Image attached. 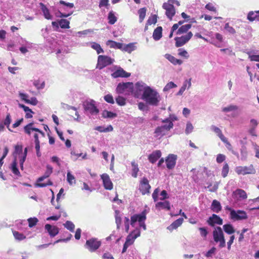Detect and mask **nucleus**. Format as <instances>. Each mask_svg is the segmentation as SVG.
<instances>
[{
	"instance_id": "f257e3e1",
	"label": "nucleus",
	"mask_w": 259,
	"mask_h": 259,
	"mask_svg": "<svg viewBox=\"0 0 259 259\" xmlns=\"http://www.w3.org/2000/svg\"><path fill=\"white\" fill-rule=\"evenodd\" d=\"M134 97L141 98L146 103L152 106H157L161 100L160 96L157 91L140 81L135 85Z\"/></svg>"
},
{
	"instance_id": "f03ea898",
	"label": "nucleus",
	"mask_w": 259,
	"mask_h": 259,
	"mask_svg": "<svg viewBox=\"0 0 259 259\" xmlns=\"http://www.w3.org/2000/svg\"><path fill=\"white\" fill-rule=\"evenodd\" d=\"M162 123H168L164 125L158 126L156 128L154 134L155 137L158 139L166 135L167 132L173 127L174 124L169 118H166L162 120Z\"/></svg>"
},
{
	"instance_id": "7ed1b4c3",
	"label": "nucleus",
	"mask_w": 259,
	"mask_h": 259,
	"mask_svg": "<svg viewBox=\"0 0 259 259\" xmlns=\"http://www.w3.org/2000/svg\"><path fill=\"white\" fill-rule=\"evenodd\" d=\"M133 83L132 82H127L119 83L117 85L116 91L117 94L128 96L133 92Z\"/></svg>"
},
{
	"instance_id": "20e7f679",
	"label": "nucleus",
	"mask_w": 259,
	"mask_h": 259,
	"mask_svg": "<svg viewBox=\"0 0 259 259\" xmlns=\"http://www.w3.org/2000/svg\"><path fill=\"white\" fill-rule=\"evenodd\" d=\"M95 101L93 100H87L83 102L82 105L86 113H90L91 115H97L99 112L95 104Z\"/></svg>"
},
{
	"instance_id": "39448f33",
	"label": "nucleus",
	"mask_w": 259,
	"mask_h": 259,
	"mask_svg": "<svg viewBox=\"0 0 259 259\" xmlns=\"http://www.w3.org/2000/svg\"><path fill=\"white\" fill-rule=\"evenodd\" d=\"M146 219V213L145 211H143L139 214H135L131 217V225L132 227H134L135 223L138 221L139 222V226L142 228L144 230H146V226L145 223Z\"/></svg>"
},
{
	"instance_id": "423d86ee",
	"label": "nucleus",
	"mask_w": 259,
	"mask_h": 259,
	"mask_svg": "<svg viewBox=\"0 0 259 259\" xmlns=\"http://www.w3.org/2000/svg\"><path fill=\"white\" fill-rule=\"evenodd\" d=\"M52 172H53V167L50 165H47L46 171H45L44 175L42 177H40V178H39L38 179L37 181V183L35 184V186L37 187H46L47 186L52 185L53 183L50 180H49L48 183H40L44 180L48 178L51 175V174L52 173Z\"/></svg>"
},
{
	"instance_id": "0eeeda50",
	"label": "nucleus",
	"mask_w": 259,
	"mask_h": 259,
	"mask_svg": "<svg viewBox=\"0 0 259 259\" xmlns=\"http://www.w3.org/2000/svg\"><path fill=\"white\" fill-rule=\"evenodd\" d=\"M239 107L236 105L230 104L222 108V112L230 117H236L238 114Z\"/></svg>"
},
{
	"instance_id": "6e6552de",
	"label": "nucleus",
	"mask_w": 259,
	"mask_h": 259,
	"mask_svg": "<svg viewBox=\"0 0 259 259\" xmlns=\"http://www.w3.org/2000/svg\"><path fill=\"white\" fill-rule=\"evenodd\" d=\"M114 61L113 59L105 55H99L98 57V67L102 69L106 66L112 64Z\"/></svg>"
},
{
	"instance_id": "1a4fd4ad",
	"label": "nucleus",
	"mask_w": 259,
	"mask_h": 259,
	"mask_svg": "<svg viewBox=\"0 0 259 259\" xmlns=\"http://www.w3.org/2000/svg\"><path fill=\"white\" fill-rule=\"evenodd\" d=\"M238 175H245L247 174H254L256 171L252 164L249 166H239L235 169Z\"/></svg>"
},
{
	"instance_id": "9d476101",
	"label": "nucleus",
	"mask_w": 259,
	"mask_h": 259,
	"mask_svg": "<svg viewBox=\"0 0 259 259\" xmlns=\"http://www.w3.org/2000/svg\"><path fill=\"white\" fill-rule=\"evenodd\" d=\"M101 241L96 238H91L87 240L85 246L91 252H94L98 249L101 245Z\"/></svg>"
},
{
	"instance_id": "9b49d317",
	"label": "nucleus",
	"mask_w": 259,
	"mask_h": 259,
	"mask_svg": "<svg viewBox=\"0 0 259 259\" xmlns=\"http://www.w3.org/2000/svg\"><path fill=\"white\" fill-rule=\"evenodd\" d=\"M193 34L191 32H189L186 35L181 37H176L175 38L176 41V46L180 47L186 44L192 37Z\"/></svg>"
},
{
	"instance_id": "f8f14e48",
	"label": "nucleus",
	"mask_w": 259,
	"mask_h": 259,
	"mask_svg": "<svg viewBox=\"0 0 259 259\" xmlns=\"http://www.w3.org/2000/svg\"><path fill=\"white\" fill-rule=\"evenodd\" d=\"M162 8L165 10V15L170 20H171L173 16L176 14V10L174 6L169 3H164L163 4Z\"/></svg>"
},
{
	"instance_id": "ddd939ff",
	"label": "nucleus",
	"mask_w": 259,
	"mask_h": 259,
	"mask_svg": "<svg viewBox=\"0 0 259 259\" xmlns=\"http://www.w3.org/2000/svg\"><path fill=\"white\" fill-rule=\"evenodd\" d=\"M230 212V217L232 219L234 220H240L247 218V215L244 211L232 210L230 208H228Z\"/></svg>"
},
{
	"instance_id": "4468645a",
	"label": "nucleus",
	"mask_w": 259,
	"mask_h": 259,
	"mask_svg": "<svg viewBox=\"0 0 259 259\" xmlns=\"http://www.w3.org/2000/svg\"><path fill=\"white\" fill-rule=\"evenodd\" d=\"M141 232L139 228L135 229L126 238L125 243L131 245L133 244L135 241V240L140 236Z\"/></svg>"
},
{
	"instance_id": "2eb2a0df",
	"label": "nucleus",
	"mask_w": 259,
	"mask_h": 259,
	"mask_svg": "<svg viewBox=\"0 0 259 259\" xmlns=\"http://www.w3.org/2000/svg\"><path fill=\"white\" fill-rule=\"evenodd\" d=\"M103 181V186L105 189L111 190L113 189V183L111 182L109 175L107 174H103L101 176Z\"/></svg>"
},
{
	"instance_id": "dca6fc26",
	"label": "nucleus",
	"mask_w": 259,
	"mask_h": 259,
	"mask_svg": "<svg viewBox=\"0 0 259 259\" xmlns=\"http://www.w3.org/2000/svg\"><path fill=\"white\" fill-rule=\"evenodd\" d=\"M151 187L149 184V181L146 178H143L141 181L139 189L142 194L144 195L149 192Z\"/></svg>"
},
{
	"instance_id": "f3484780",
	"label": "nucleus",
	"mask_w": 259,
	"mask_h": 259,
	"mask_svg": "<svg viewBox=\"0 0 259 259\" xmlns=\"http://www.w3.org/2000/svg\"><path fill=\"white\" fill-rule=\"evenodd\" d=\"M177 156L176 155L170 154H169L165 159L166 163V167L167 168L170 169L173 168L176 163Z\"/></svg>"
},
{
	"instance_id": "a211bd4d",
	"label": "nucleus",
	"mask_w": 259,
	"mask_h": 259,
	"mask_svg": "<svg viewBox=\"0 0 259 259\" xmlns=\"http://www.w3.org/2000/svg\"><path fill=\"white\" fill-rule=\"evenodd\" d=\"M213 237L215 242H219L221 239L224 238L222 229L220 227H217L213 231Z\"/></svg>"
},
{
	"instance_id": "6ab92c4d",
	"label": "nucleus",
	"mask_w": 259,
	"mask_h": 259,
	"mask_svg": "<svg viewBox=\"0 0 259 259\" xmlns=\"http://www.w3.org/2000/svg\"><path fill=\"white\" fill-rule=\"evenodd\" d=\"M207 223L211 226L214 224L222 225L223 220L218 215L213 214L207 220Z\"/></svg>"
},
{
	"instance_id": "aec40b11",
	"label": "nucleus",
	"mask_w": 259,
	"mask_h": 259,
	"mask_svg": "<svg viewBox=\"0 0 259 259\" xmlns=\"http://www.w3.org/2000/svg\"><path fill=\"white\" fill-rule=\"evenodd\" d=\"M33 124V123H29V124H27L26 126L24 127V132L26 134H27L28 135H30L32 132L34 131L36 132H38L40 133L43 137L45 136V134L44 132H42L41 131L39 130L37 128L33 127H32V125Z\"/></svg>"
},
{
	"instance_id": "412c9836",
	"label": "nucleus",
	"mask_w": 259,
	"mask_h": 259,
	"mask_svg": "<svg viewBox=\"0 0 259 259\" xmlns=\"http://www.w3.org/2000/svg\"><path fill=\"white\" fill-rule=\"evenodd\" d=\"M111 75L115 78L117 77H128L130 76L131 74L125 71L122 68H119L112 73Z\"/></svg>"
},
{
	"instance_id": "4be33fe9",
	"label": "nucleus",
	"mask_w": 259,
	"mask_h": 259,
	"mask_svg": "<svg viewBox=\"0 0 259 259\" xmlns=\"http://www.w3.org/2000/svg\"><path fill=\"white\" fill-rule=\"evenodd\" d=\"M45 228L51 237H55L59 233V229L56 226L46 224Z\"/></svg>"
},
{
	"instance_id": "5701e85b",
	"label": "nucleus",
	"mask_w": 259,
	"mask_h": 259,
	"mask_svg": "<svg viewBox=\"0 0 259 259\" xmlns=\"http://www.w3.org/2000/svg\"><path fill=\"white\" fill-rule=\"evenodd\" d=\"M39 6L44 17L46 19L52 20L53 19V16L50 14L49 10L42 3H39Z\"/></svg>"
},
{
	"instance_id": "b1692460",
	"label": "nucleus",
	"mask_w": 259,
	"mask_h": 259,
	"mask_svg": "<svg viewBox=\"0 0 259 259\" xmlns=\"http://www.w3.org/2000/svg\"><path fill=\"white\" fill-rule=\"evenodd\" d=\"M161 156V153L160 150H155L153 151L148 157V159L152 163H155L158 159Z\"/></svg>"
},
{
	"instance_id": "393cba45",
	"label": "nucleus",
	"mask_w": 259,
	"mask_h": 259,
	"mask_svg": "<svg viewBox=\"0 0 259 259\" xmlns=\"http://www.w3.org/2000/svg\"><path fill=\"white\" fill-rule=\"evenodd\" d=\"M191 87V78L185 80L183 85L177 93V95H182L186 89H189Z\"/></svg>"
},
{
	"instance_id": "a878e982",
	"label": "nucleus",
	"mask_w": 259,
	"mask_h": 259,
	"mask_svg": "<svg viewBox=\"0 0 259 259\" xmlns=\"http://www.w3.org/2000/svg\"><path fill=\"white\" fill-rule=\"evenodd\" d=\"M164 57L174 65H181L183 63V61L181 60L176 58L170 54H165Z\"/></svg>"
},
{
	"instance_id": "bb28decb",
	"label": "nucleus",
	"mask_w": 259,
	"mask_h": 259,
	"mask_svg": "<svg viewBox=\"0 0 259 259\" xmlns=\"http://www.w3.org/2000/svg\"><path fill=\"white\" fill-rule=\"evenodd\" d=\"M183 221L184 220L183 218H179L174 221L170 226L167 228V229L169 231H172L174 229H176L182 225Z\"/></svg>"
},
{
	"instance_id": "cd10ccee",
	"label": "nucleus",
	"mask_w": 259,
	"mask_h": 259,
	"mask_svg": "<svg viewBox=\"0 0 259 259\" xmlns=\"http://www.w3.org/2000/svg\"><path fill=\"white\" fill-rule=\"evenodd\" d=\"M156 208L158 209H165L169 210L170 209V203L167 201L163 202H159L156 204Z\"/></svg>"
},
{
	"instance_id": "c85d7f7f",
	"label": "nucleus",
	"mask_w": 259,
	"mask_h": 259,
	"mask_svg": "<svg viewBox=\"0 0 259 259\" xmlns=\"http://www.w3.org/2000/svg\"><path fill=\"white\" fill-rule=\"evenodd\" d=\"M162 28L161 26L157 27L153 33V38L155 40H159L162 37Z\"/></svg>"
},
{
	"instance_id": "c756f323",
	"label": "nucleus",
	"mask_w": 259,
	"mask_h": 259,
	"mask_svg": "<svg viewBox=\"0 0 259 259\" xmlns=\"http://www.w3.org/2000/svg\"><path fill=\"white\" fill-rule=\"evenodd\" d=\"M211 209L214 212H219L222 209L220 202L217 200H213L211 205Z\"/></svg>"
},
{
	"instance_id": "7c9ffc66",
	"label": "nucleus",
	"mask_w": 259,
	"mask_h": 259,
	"mask_svg": "<svg viewBox=\"0 0 259 259\" xmlns=\"http://www.w3.org/2000/svg\"><path fill=\"white\" fill-rule=\"evenodd\" d=\"M10 168L13 172V173L17 176H20V172L17 167V162L16 160V158H14V160L12 162L11 164Z\"/></svg>"
},
{
	"instance_id": "2f4dec72",
	"label": "nucleus",
	"mask_w": 259,
	"mask_h": 259,
	"mask_svg": "<svg viewBox=\"0 0 259 259\" xmlns=\"http://www.w3.org/2000/svg\"><path fill=\"white\" fill-rule=\"evenodd\" d=\"M211 130L213 131L216 134H217L218 137L223 142L226 141V137L223 135L221 130L219 127L214 125H212L211 126Z\"/></svg>"
},
{
	"instance_id": "473e14b6",
	"label": "nucleus",
	"mask_w": 259,
	"mask_h": 259,
	"mask_svg": "<svg viewBox=\"0 0 259 259\" xmlns=\"http://www.w3.org/2000/svg\"><path fill=\"white\" fill-rule=\"evenodd\" d=\"M106 45L111 48L119 49L121 50L123 44L116 41L109 40L107 41Z\"/></svg>"
},
{
	"instance_id": "72a5a7b5",
	"label": "nucleus",
	"mask_w": 259,
	"mask_h": 259,
	"mask_svg": "<svg viewBox=\"0 0 259 259\" xmlns=\"http://www.w3.org/2000/svg\"><path fill=\"white\" fill-rule=\"evenodd\" d=\"M136 49V47L133 43H130L127 45H123L121 50L122 51L127 52L128 53H131L133 51Z\"/></svg>"
},
{
	"instance_id": "f704fd0d",
	"label": "nucleus",
	"mask_w": 259,
	"mask_h": 259,
	"mask_svg": "<svg viewBox=\"0 0 259 259\" xmlns=\"http://www.w3.org/2000/svg\"><path fill=\"white\" fill-rule=\"evenodd\" d=\"M191 26L192 25L190 24L182 25L178 29L176 34L177 35H180L182 33H186L189 29L191 28Z\"/></svg>"
},
{
	"instance_id": "c9c22d12",
	"label": "nucleus",
	"mask_w": 259,
	"mask_h": 259,
	"mask_svg": "<svg viewBox=\"0 0 259 259\" xmlns=\"http://www.w3.org/2000/svg\"><path fill=\"white\" fill-rule=\"evenodd\" d=\"M91 47L96 51L97 53L99 54L100 53H102L104 52L103 49L101 48V46L95 42H92L90 43Z\"/></svg>"
},
{
	"instance_id": "e433bc0d",
	"label": "nucleus",
	"mask_w": 259,
	"mask_h": 259,
	"mask_svg": "<svg viewBox=\"0 0 259 259\" xmlns=\"http://www.w3.org/2000/svg\"><path fill=\"white\" fill-rule=\"evenodd\" d=\"M95 130L100 132L106 133L112 131L113 128L111 125H109L107 127H104L102 126H97L95 127Z\"/></svg>"
},
{
	"instance_id": "4c0bfd02",
	"label": "nucleus",
	"mask_w": 259,
	"mask_h": 259,
	"mask_svg": "<svg viewBox=\"0 0 259 259\" xmlns=\"http://www.w3.org/2000/svg\"><path fill=\"white\" fill-rule=\"evenodd\" d=\"M259 15V11L254 12L250 11L248 13L247 15V19L250 21H253L257 19V16Z\"/></svg>"
},
{
	"instance_id": "58836bf2",
	"label": "nucleus",
	"mask_w": 259,
	"mask_h": 259,
	"mask_svg": "<svg viewBox=\"0 0 259 259\" xmlns=\"http://www.w3.org/2000/svg\"><path fill=\"white\" fill-rule=\"evenodd\" d=\"M223 229L224 231L228 234H232L235 232V230L233 226L231 224L224 225L223 226Z\"/></svg>"
},
{
	"instance_id": "ea45409f",
	"label": "nucleus",
	"mask_w": 259,
	"mask_h": 259,
	"mask_svg": "<svg viewBox=\"0 0 259 259\" xmlns=\"http://www.w3.org/2000/svg\"><path fill=\"white\" fill-rule=\"evenodd\" d=\"M102 116L105 118H114L117 116V114L107 110H104L102 112Z\"/></svg>"
},
{
	"instance_id": "a19ab883",
	"label": "nucleus",
	"mask_w": 259,
	"mask_h": 259,
	"mask_svg": "<svg viewBox=\"0 0 259 259\" xmlns=\"http://www.w3.org/2000/svg\"><path fill=\"white\" fill-rule=\"evenodd\" d=\"M131 164H132V176L134 178H136L138 175V172L139 170V168H138V165L137 163H136L134 161H133L132 162Z\"/></svg>"
},
{
	"instance_id": "79ce46f5",
	"label": "nucleus",
	"mask_w": 259,
	"mask_h": 259,
	"mask_svg": "<svg viewBox=\"0 0 259 259\" xmlns=\"http://www.w3.org/2000/svg\"><path fill=\"white\" fill-rule=\"evenodd\" d=\"M108 22L110 24H114L117 21V18L113 11H110L108 16Z\"/></svg>"
},
{
	"instance_id": "37998d69",
	"label": "nucleus",
	"mask_w": 259,
	"mask_h": 259,
	"mask_svg": "<svg viewBox=\"0 0 259 259\" xmlns=\"http://www.w3.org/2000/svg\"><path fill=\"white\" fill-rule=\"evenodd\" d=\"M146 13V9L145 8H141L138 10V14L139 15V22H142L144 20Z\"/></svg>"
},
{
	"instance_id": "c03bdc74",
	"label": "nucleus",
	"mask_w": 259,
	"mask_h": 259,
	"mask_svg": "<svg viewBox=\"0 0 259 259\" xmlns=\"http://www.w3.org/2000/svg\"><path fill=\"white\" fill-rule=\"evenodd\" d=\"M69 21L66 19H62L59 21L60 26L63 29L69 28Z\"/></svg>"
},
{
	"instance_id": "a18cd8bd",
	"label": "nucleus",
	"mask_w": 259,
	"mask_h": 259,
	"mask_svg": "<svg viewBox=\"0 0 259 259\" xmlns=\"http://www.w3.org/2000/svg\"><path fill=\"white\" fill-rule=\"evenodd\" d=\"M235 194L242 199H244L247 198L246 193L243 190L237 189L235 192Z\"/></svg>"
},
{
	"instance_id": "49530a36",
	"label": "nucleus",
	"mask_w": 259,
	"mask_h": 259,
	"mask_svg": "<svg viewBox=\"0 0 259 259\" xmlns=\"http://www.w3.org/2000/svg\"><path fill=\"white\" fill-rule=\"evenodd\" d=\"M12 121L11 116L9 113L7 114L6 118L4 120V124L7 126V127L8 128V130L10 131H12L11 129L9 128L10 124H11Z\"/></svg>"
},
{
	"instance_id": "de8ad7c7",
	"label": "nucleus",
	"mask_w": 259,
	"mask_h": 259,
	"mask_svg": "<svg viewBox=\"0 0 259 259\" xmlns=\"http://www.w3.org/2000/svg\"><path fill=\"white\" fill-rule=\"evenodd\" d=\"M115 223L117 226V229H119L120 225L121 224V218L119 215V211L115 210Z\"/></svg>"
},
{
	"instance_id": "09e8293b",
	"label": "nucleus",
	"mask_w": 259,
	"mask_h": 259,
	"mask_svg": "<svg viewBox=\"0 0 259 259\" xmlns=\"http://www.w3.org/2000/svg\"><path fill=\"white\" fill-rule=\"evenodd\" d=\"M13 234L15 239L18 241L23 240L26 238V236L24 234L17 231H13Z\"/></svg>"
},
{
	"instance_id": "8fccbe9b",
	"label": "nucleus",
	"mask_w": 259,
	"mask_h": 259,
	"mask_svg": "<svg viewBox=\"0 0 259 259\" xmlns=\"http://www.w3.org/2000/svg\"><path fill=\"white\" fill-rule=\"evenodd\" d=\"M67 181L70 185H72L75 183V177L71 174L70 171L69 170L67 173Z\"/></svg>"
},
{
	"instance_id": "3c124183",
	"label": "nucleus",
	"mask_w": 259,
	"mask_h": 259,
	"mask_svg": "<svg viewBox=\"0 0 259 259\" xmlns=\"http://www.w3.org/2000/svg\"><path fill=\"white\" fill-rule=\"evenodd\" d=\"M116 102L120 106H124L126 104V100L123 97L120 96H117L115 98Z\"/></svg>"
},
{
	"instance_id": "603ef678",
	"label": "nucleus",
	"mask_w": 259,
	"mask_h": 259,
	"mask_svg": "<svg viewBox=\"0 0 259 259\" xmlns=\"http://www.w3.org/2000/svg\"><path fill=\"white\" fill-rule=\"evenodd\" d=\"M178 55L186 59H188L189 57L188 52L183 49H179L178 50Z\"/></svg>"
},
{
	"instance_id": "864d4df0",
	"label": "nucleus",
	"mask_w": 259,
	"mask_h": 259,
	"mask_svg": "<svg viewBox=\"0 0 259 259\" xmlns=\"http://www.w3.org/2000/svg\"><path fill=\"white\" fill-rule=\"evenodd\" d=\"M229 167L227 163H225L222 170V176L223 177L225 178L227 176L229 172Z\"/></svg>"
},
{
	"instance_id": "5fc2aeb1",
	"label": "nucleus",
	"mask_w": 259,
	"mask_h": 259,
	"mask_svg": "<svg viewBox=\"0 0 259 259\" xmlns=\"http://www.w3.org/2000/svg\"><path fill=\"white\" fill-rule=\"evenodd\" d=\"M177 87V85L173 82L170 81L168 83H167L166 85L163 88V91L164 92H167L170 89H173Z\"/></svg>"
},
{
	"instance_id": "6e6d98bb",
	"label": "nucleus",
	"mask_w": 259,
	"mask_h": 259,
	"mask_svg": "<svg viewBox=\"0 0 259 259\" xmlns=\"http://www.w3.org/2000/svg\"><path fill=\"white\" fill-rule=\"evenodd\" d=\"M33 84L38 90L44 89L45 85L44 81L40 83V81L39 80H34Z\"/></svg>"
},
{
	"instance_id": "4d7b16f0",
	"label": "nucleus",
	"mask_w": 259,
	"mask_h": 259,
	"mask_svg": "<svg viewBox=\"0 0 259 259\" xmlns=\"http://www.w3.org/2000/svg\"><path fill=\"white\" fill-rule=\"evenodd\" d=\"M26 46H22L19 49L20 52L23 54L28 52L27 48H30L31 47V44L27 41L26 42Z\"/></svg>"
},
{
	"instance_id": "13d9d810",
	"label": "nucleus",
	"mask_w": 259,
	"mask_h": 259,
	"mask_svg": "<svg viewBox=\"0 0 259 259\" xmlns=\"http://www.w3.org/2000/svg\"><path fill=\"white\" fill-rule=\"evenodd\" d=\"M64 226L66 228H67L68 230H70L71 232L74 231L75 226L70 221H67L64 224Z\"/></svg>"
},
{
	"instance_id": "bf43d9fd",
	"label": "nucleus",
	"mask_w": 259,
	"mask_h": 259,
	"mask_svg": "<svg viewBox=\"0 0 259 259\" xmlns=\"http://www.w3.org/2000/svg\"><path fill=\"white\" fill-rule=\"evenodd\" d=\"M14 156L15 157V158L16 157V154H21L22 155V146L20 145H16L15 147V151L14 153Z\"/></svg>"
},
{
	"instance_id": "052dcab7",
	"label": "nucleus",
	"mask_w": 259,
	"mask_h": 259,
	"mask_svg": "<svg viewBox=\"0 0 259 259\" xmlns=\"http://www.w3.org/2000/svg\"><path fill=\"white\" fill-rule=\"evenodd\" d=\"M104 99L107 103H110L112 104L114 103V100L113 97L111 94H107V95H105L104 97Z\"/></svg>"
},
{
	"instance_id": "680f3d73",
	"label": "nucleus",
	"mask_w": 259,
	"mask_h": 259,
	"mask_svg": "<svg viewBox=\"0 0 259 259\" xmlns=\"http://www.w3.org/2000/svg\"><path fill=\"white\" fill-rule=\"evenodd\" d=\"M28 224H29V227L31 228V227H33V226H34L36 224V223L38 222V220L36 218H29L28 219Z\"/></svg>"
},
{
	"instance_id": "e2e57ef3",
	"label": "nucleus",
	"mask_w": 259,
	"mask_h": 259,
	"mask_svg": "<svg viewBox=\"0 0 259 259\" xmlns=\"http://www.w3.org/2000/svg\"><path fill=\"white\" fill-rule=\"evenodd\" d=\"M251 52L247 53L250 60L251 61L259 62V55H251Z\"/></svg>"
},
{
	"instance_id": "0e129e2a",
	"label": "nucleus",
	"mask_w": 259,
	"mask_h": 259,
	"mask_svg": "<svg viewBox=\"0 0 259 259\" xmlns=\"http://www.w3.org/2000/svg\"><path fill=\"white\" fill-rule=\"evenodd\" d=\"M193 126L192 124L190 122H187V124H186V130H185L186 134H189L193 131Z\"/></svg>"
},
{
	"instance_id": "69168bd1",
	"label": "nucleus",
	"mask_w": 259,
	"mask_h": 259,
	"mask_svg": "<svg viewBox=\"0 0 259 259\" xmlns=\"http://www.w3.org/2000/svg\"><path fill=\"white\" fill-rule=\"evenodd\" d=\"M157 22V16L154 15L151 17L149 18L147 20V24L148 25H151L152 24H155Z\"/></svg>"
},
{
	"instance_id": "338daca9",
	"label": "nucleus",
	"mask_w": 259,
	"mask_h": 259,
	"mask_svg": "<svg viewBox=\"0 0 259 259\" xmlns=\"http://www.w3.org/2000/svg\"><path fill=\"white\" fill-rule=\"evenodd\" d=\"M225 29L231 34H234L236 32L235 30L232 27L230 26L228 23L225 24Z\"/></svg>"
},
{
	"instance_id": "774afa93",
	"label": "nucleus",
	"mask_w": 259,
	"mask_h": 259,
	"mask_svg": "<svg viewBox=\"0 0 259 259\" xmlns=\"http://www.w3.org/2000/svg\"><path fill=\"white\" fill-rule=\"evenodd\" d=\"M226 159V156L222 154H219L217 156L216 161L218 163L223 162Z\"/></svg>"
}]
</instances>
